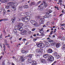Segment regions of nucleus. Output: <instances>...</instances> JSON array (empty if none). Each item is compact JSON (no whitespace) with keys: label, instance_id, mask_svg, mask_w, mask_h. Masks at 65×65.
Returning <instances> with one entry per match:
<instances>
[{"label":"nucleus","instance_id":"obj_45","mask_svg":"<svg viewBox=\"0 0 65 65\" xmlns=\"http://www.w3.org/2000/svg\"><path fill=\"white\" fill-rule=\"evenodd\" d=\"M23 41H26V39H23Z\"/></svg>","mask_w":65,"mask_h":65},{"label":"nucleus","instance_id":"obj_25","mask_svg":"<svg viewBox=\"0 0 65 65\" xmlns=\"http://www.w3.org/2000/svg\"><path fill=\"white\" fill-rule=\"evenodd\" d=\"M5 2H7V1L6 0L5 1H3V0H0V2H1L2 3H4Z\"/></svg>","mask_w":65,"mask_h":65},{"label":"nucleus","instance_id":"obj_28","mask_svg":"<svg viewBox=\"0 0 65 65\" xmlns=\"http://www.w3.org/2000/svg\"><path fill=\"white\" fill-rule=\"evenodd\" d=\"M6 45L8 47V48H10V47L9 46V45L8 44H6Z\"/></svg>","mask_w":65,"mask_h":65},{"label":"nucleus","instance_id":"obj_54","mask_svg":"<svg viewBox=\"0 0 65 65\" xmlns=\"http://www.w3.org/2000/svg\"><path fill=\"white\" fill-rule=\"evenodd\" d=\"M41 34V36H44V34Z\"/></svg>","mask_w":65,"mask_h":65},{"label":"nucleus","instance_id":"obj_50","mask_svg":"<svg viewBox=\"0 0 65 65\" xmlns=\"http://www.w3.org/2000/svg\"><path fill=\"white\" fill-rule=\"evenodd\" d=\"M2 56H0V60L2 59Z\"/></svg>","mask_w":65,"mask_h":65},{"label":"nucleus","instance_id":"obj_8","mask_svg":"<svg viewBox=\"0 0 65 65\" xmlns=\"http://www.w3.org/2000/svg\"><path fill=\"white\" fill-rule=\"evenodd\" d=\"M19 61H20L21 62H23L24 61V58H23V56H21L20 57V58L19 59Z\"/></svg>","mask_w":65,"mask_h":65},{"label":"nucleus","instance_id":"obj_57","mask_svg":"<svg viewBox=\"0 0 65 65\" xmlns=\"http://www.w3.org/2000/svg\"><path fill=\"white\" fill-rule=\"evenodd\" d=\"M62 15H63V14H60V15L59 16V17H61V16H62Z\"/></svg>","mask_w":65,"mask_h":65},{"label":"nucleus","instance_id":"obj_29","mask_svg":"<svg viewBox=\"0 0 65 65\" xmlns=\"http://www.w3.org/2000/svg\"><path fill=\"white\" fill-rule=\"evenodd\" d=\"M25 14L26 15L28 16L29 14V12H26L25 13Z\"/></svg>","mask_w":65,"mask_h":65},{"label":"nucleus","instance_id":"obj_35","mask_svg":"<svg viewBox=\"0 0 65 65\" xmlns=\"http://www.w3.org/2000/svg\"><path fill=\"white\" fill-rule=\"evenodd\" d=\"M44 7H46L47 6V4H45L44 5Z\"/></svg>","mask_w":65,"mask_h":65},{"label":"nucleus","instance_id":"obj_6","mask_svg":"<svg viewBox=\"0 0 65 65\" xmlns=\"http://www.w3.org/2000/svg\"><path fill=\"white\" fill-rule=\"evenodd\" d=\"M43 50V49H36V53H40V52H42Z\"/></svg>","mask_w":65,"mask_h":65},{"label":"nucleus","instance_id":"obj_61","mask_svg":"<svg viewBox=\"0 0 65 65\" xmlns=\"http://www.w3.org/2000/svg\"><path fill=\"white\" fill-rule=\"evenodd\" d=\"M56 61H55L54 62V64H55V63H56Z\"/></svg>","mask_w":65,"mask_h":65},{"label":"nucleus","instance_id":"obj_64","mask_svg":"<svg viewBox=\"0 0 65 65\" xmlns=\"http://www.w3.org/2000/svg\"><path fill=\"white\" fill-rule=\"evenodd\" d=\"M52 65H55V64L54 63H53Z\"/></svg>","mask_w":65,"mask_h":65},{"label":"nucleus","instance_id":"obj_49","mask_svg":"<svg viewBox=\"0 0 65 65\" xmlns=\"http://www.w3.org/2000/svg\"><path fill=\"white\" fill-rule=\"evenodd\" d=\"M41 2V1H39L38 2V4H39Z\"/></svg>","mask_w":65,"mask_h":65},{"label":"nucleus","instance_id":"obj_36","mask_svg":"<svg viewBox=\"0 0 65 65\" xmlns=\"http://www.w3.org/2000/svg\"><path fill=\"white\" fill-rule=\"evenodd\" d=\"M10 8V7L9 6H8V5H7V6H6V8Z\"/></svg>","mask_w":65,"mask_h":65},{"label":"nucleus","instance_id":"obj_53","mask_svg":"<svg viewBox=\"0 0 65 65\" xmlns=\"http://www.w3.org/2000/svg\"><path fill=\"white\" fill-rule=\"evenodd\" d=\"M2 35H1L0 36V39H1V38H2Z\"/></svg>","mask_w":65,"mask_h":65},{"label":"nucleus","instance_id":"obj_47","mask_svg":"<svg viewBox=\"0 0 65 65\" xmlns=\"http://www.w3.org/2000/svg\"><path fill=\"white\" fill-rule=\"evenodd\" d=\"M32 31H35V28H33L32 29Z\"/></svg>","mask_w":65,"mask_h":65},{"label":"nucleus","instance_id":"obj_20","mask_svg":"<svg viewBox=\"0 0 65 65\" xmlns=\"http://www.w3.org/2000/svg\"><path fill=\"white\" fill-rule=\"evenodd\" d=\"M24 8H28V5H25L23 6Z\"/></svg>","mask_w":65,"mask_h":65},{"label":"nucleus","instance_id":"obj_5","mask_svg":"<svg viewBox=\"0 0 65 65\" xmlns=\"http://www.w3.org/2000/svg\"><path fill=\"white\" fill-rule=\"evenodd\" d=\"M49 61L50 62L53 61L54 60V58L52 56H50L48 58Z\"/></svg>","mask_w":65,"mask_h":65},{"label":"nucleus","instance_id":"obj_38","mask_svg":"<svg viewBox=\"0 0 65 65\" xmlns=\"http://www.w3.org/2000/svg\"><path fill=\"white\" fill-rule=\"evenodd\" d=\"M62 40H65V38L63 37L61 39Z\"/></svg>","mask_w":65,"mask_h":65},{"label":"nucleus","instance_id":"obj_37","mask_svg":"<svg viewBox=\"0 0 65 65\" xmlns=\"http://www.w3.org/2000/svg\"><path fill=\"white\" fill-rule=\"evenodd\" d=\"M43 3H44V4H45V1L43 0Z\"/></svg>","mask_w":65,"mask_h":65},{"label":"nucleus","instance_id":"obj_11","mask_svg":"<svg viewBox=\"0 0 65 65\" xmlns=\"http://www.w3.org/2000/svg\"><path fill=\"white\" fill-rule=\"evenodd\" d=\"M31 4H29V5L30 6H32V5H35V3L34 2H31Z\"/></svg>","mask_w":65,"mask_h":65},{"label":"nucleus","instance_id":"obj_13","mask_svg":"<svg viewBox=\"0 0 65 65\" xmlns=\"http://www.w3.org/2000/svg\"><path fill=\"white\" fill-rule=\"evenodd\" d=\"M19 10L21 11V10H23V7L22 6H20L19 7Z\"/></svg>","mask_w":65,"mask_h":65},{"label":"nucleus","instance_id":"obj_41","mask_svg":"<svg viewBox=\"0 0 65 65\" xmlns=\"http://www.w3.org/2000/svg\"><path fill=\"white\" fill-rule=\"evenodd\" d=\"M3 45H4V46L3 47L4 50H5V45L4 44H3Z\"/></svg>","mask_w":65,"mask_h":65},{"label":"nucleus","instance_id":"obj_55","mask_svg":"<svg viewBox=\"0 0 65 65\" xmlns=\"http://www.w3.org/2000/svg\"><path fill=\"white\" fill-rule=\"evenodd\" d=\"M65 24L64 23H63L62 24H61V26H64V24Z\"/></svg>","mask_w":65,"mask_h":65},{"label":"nucleus","instance_id":"obj_15","mask_svg":"<svg viewBox=\"0 0 65 65\" xmlns=\"http://www.w3.org/2000/svg\"><path fill=\"white\" fill-rule=\"evenodd\" d=\"M48 55L47 54H44L43 55V57L44 58H47L48 57Z\"/></svg>","mask_w":65,"mask_h":65},{"label":"nucleus","instance_id":"obj_44","mask_svg":"<svg viewBox=\"0 0 65 65\" xmlns=\"http://www.w3.org/2000/svg\"><path fill=\"white\" fill-rule=\"evenodd\" d=\"M14 33H17V30H15L14 31Z\"/></svg>","mask_w":65,"mask_h":65},{"label":"nucleus","instance_id":"obj_7","mask_svg":"<svg viewBox=\"0 0 65 65\" xmlns=\"http://www.w3.org/2000/svg\"><path fill=\"white\" fill-rule=\"evenodd\" d=\"M27 31L26 30H24L23 32L21 33H20V34L21 35H26L27 34Z\"/></svg>","mask_w":65,"mask_h":65},{"label":"nucleus","instance_id":"obj_1","mask_svg":"<svg viewBox=\"0 0 65 65\" xmlns=\"http://www.w3.org/2000/svg\"><path fill=\"white\" fill-rule=\"evenodd\" d=\"M18 4L17 3H14L13 2H10L7 4V5L10 7L12 8V9L13 11L16 10V8L15 7V6H17Z\"/></svg>","mask_w":65,"mask_h":65},{"label":"nucleus","instance_id":"obj_59","mask_svg":"<svg viewBox=\"0 0 65 65\" xmlns=\"http://www.w3.org/2000/svg\"><path fill=\"white\" fill-rule=\"evenodd\" d=\"M50 31V30H47V32L48 31Z\"/></svg>","mask_w":65,"mask_h":65},{"label":"nucleus","instance_id":"obj_56","mask_svg":"<svg viewBox=\"0 0 65 65\" xmlns=\"http://www.w3.org/2000/svg\"><path fill=\"white\" fill-rule=\"evenodd\" d=\"M61 30H63V29H64V28H63V27L61 28Z\"/></svg>","mask_w":65,"mask_h":65},{"label":"nucleus","instance_id":"obj_46","mask_svg":"<svg viewBox=\"0 0 65 65\" xmlns=\"http://www.w3.org/2000/svg\"><path fill=\"white\" fill-rule=\"evenodd\" d=\"M3 12L4 13H5V9H4L3 10Z\"/></svg>","mask_w":65,"mask_h":65},{"label":"nucleus","instance_id":"obj_60","mask_svg":"<svg viewBox=\"0 0 65 65\" xmlns=\"http://www.w3.org/2000/svg\"><path fill=\"white\" fill-rule=\"evenodd\" d=\"M10 35L9 34L7 36H8V37H10Z\"/></svg>","mask_w":65,"mask_h":65},{"label":"nucleus","instance_id":"obj_62","mask_svg":"<svg viewBox=\"0 0 65 65\" xmlns=\"http://www.w3.org/2000/svg\"><path fill=\"white\" fill-rule=\"evenodd\" d=\"M34 36H36V34L33 35Z\"/></svg>","mask_w":65,"mask_h":65},{"label":"nucleus","instance_id":"obj_4","mask_svg":"<svg viewBox=\"0 0 65 65\" xmlns=\"http://www.w3.org/2000/svg\"><path fill=\"white\" fill-rule=\"evenodd\" d=\"M36 45H37L39 47H40V48H43L44 46V45L42 43H37Z\"/></svg>","mask_w":65,"mask_h":65},{"label":"nucleus","instance_id":"obj_18","mask_svg":"<svg viewBox=\"0 0 65 65\" xmlns=\"http://www.w3.org/2000/svg\"><path fill=\"white\" fill-rule=\"evenodd\" d=\"M41 62L43 63H45V60L44 59H42L41 60Z\"/></svg>","mask_w":65,"mask_h":65},{"label":"nucleus","instance_id":"obj_19","mask_svg":"<svg viewBox=\"0 0 65 65\" xmlns=\"http://www.w3.org/2000/svg\"><path fill=\"white\" fill-rule=\"evenodd\" d=\"M31 23L32 24V25H33L34 23V22H35V21L34 20H31L30 21Z\"/></svg>","mask_w":65,"mask_h":65},{"label":"nucleus","instance_id":"obj_16","mask_svg":"<svg viewBox=\"0 0 65 65\" xmlns=\"http://www.w3.org/2000/svg\"><path fill=\"white\" fill-rule=\"evenodd\" d=\"M36 62L35 61H33L32 62V65H36Z\"/></svg>","mask_w":65,"mask_h":65},{"label":"nucleus","instance_id":"obj_22","mask_svg":"<svg viewBox=\"0 0 65 65\" xmlns=\"http://www.w3.org/2000/svg\"><path fill=\"white\" fill-rule=\"evenodd\" d=\"M21 52L23 54H24V53H25V54H26V53H27V51H25L24 50H22V51Z\"/></svg>","mask_w":65,"mask_h":65},{"label":"nucleus","instance_id":"obj_23","mask_svg":"<svg viewBox=\"0 0 65 65\" xmlns=\"http://www.w3.org/2000/svg\"><path fill=\"white\" fill-rule=\"evenodd\" d=\"M52 12V10H49V11L47 13V14H49V13H51V12Z\"/></svg>","mask_w":65,"mask_h":65},{"label":"nucleus","instance_id":"obj_17","mask_svg":"<svg viewBox=\"0 0 65 65\" xmlns=\"http://www.w3.org/2000/svg\"><path fill=\"white\" fill-rule=\"evenodd\" d=\"M48 53H52L53 52V50L51 49H49L48 50Z\"/></svg>","mask_w":65,"mask_h":65},{"label":"nucleus","instance_id":"obj_31","mask_svg":"<svg viewBox=\"0 0 65 65\" xmlns=\"http://www.w3.org/2000/svg\"><path fill=\"white\" fill-rule=\"evenodd\" d=\"M54 56L55 57L57 55V53L55 52L54 53Z\"/></svg>","mask_w":65,"mask_h":65},{"label":"nucleus","instance_id":"obj_43","mask_svg":"<svg viewBox=\"0 0 65 65\" xmlns=\"http://www.w3.org/2000/svg\"><path fill=\"white\" fill-rule=\"evenodd\" d=\"M37 40V39H36V38H35V39H34L33 40L34 41H36V40Z\"/></svg>","mask_w":65,"mask_h":65},{"label":"nucleus","instance_id":"obj_39","mask_svg":"<svg viewBox=\"0 0 65 65\" xmlns=\"http://www.w3.org/2000/svg\"><path fill=\"white\" fill-rule=\"evenodd\" d=\"M29 56L30 57V58H32V54H29Z\"/></svg>","mask_w":65,"mask_h":65},{"label":"nucleus","instance_id":"obj_9","mask_svg":"<svg viewBox=\"0 0 65 65\" xmlns=\"http://www.w3.org/2000/svg\"><path fill=\"white\" fill-rule=\"evenodd\" d=\"M41 5L38 6V9L39 10H40V11H42V10H43V8L41 7H40Z\"/></svg>","mask_w":65,"mask_h":65},{"label":"nucleus","instance_id":"obj_32","mask_svg":"<svg viewBox=\"0 0 65 65\" xmlns=\"http://www.w3.org/2000/svg\"><path fill=\"white\" fill-rule=\"evenodd\" d=\"M55 57H57V59H59V57L58 58V57H59V55H57L55 56Z\"/></svg>","mask_w":65,"mask_h":65},{"label":"nucleus","instance_id":"obj_48","mask_svg":"<svg viewBox=\"0 0 65 65\" xmlns=\"http://www.w3.org/2000/svg\"><path fill=\"white\" fill-rule=\"evenodd\" d=\"M53 31H52L51 32V33H50V34H51V35H52V33H53Z\"/></svg>","mask_w":65,"mask_h":65},{"label":"nucleus","instance_id":"obj_52","mask_svg":"<svg viewBox=\"0 0 65 65\" xmlns=\"http://www.w3.org/2000/svg\"><path fill=\"white\" fill-rule=\"evenodd\" d=\"M12 58L13 59H15V57L14 56H13L12 57Z\"/></svg>","mask_w":65,"mask_h":65},{"label":"nucleus","instance_id":"obj_51","mask_svg":"<svg viewBox=\"0 0 65 65\" xmlns=\"http://www.w3.org/2000/svg\"><path fill=\"white\" fill-rule=\"evenodd\" d=\"M28 43H29V42H27L26 43L25 45H27V44H28Z\"/></svg>","mask_w":65,"mask_h":65},{"label":"nucleus","instance_id":"obj_3","mask_svg":"<svg viewBox=\"0 0 65 65\" xmlns=\"http://www.w3.org/2000/svg\"><path fill=\"white\" fill-rule=\"evenodd\" d=\"M30 16H25L24 17H22V20L23 22H25L28 23L29 21L30 20Z\"/></svg>","mask_w":65,"mask_h":65},{"label":"nucleus","instance_id":"obj_30","mask_svg":"<svg viewBox=\"0 0 65 65\" xmlns=\"http://www.w3.org/2000/svg\"><path fill=\"white\" fill-rule=\"evenodd\" d=\"M65 48V45H64L62 47V50H64Z\"/></svg>","mask_w":65,"mask_h":65},{"label":"nucleus","instance_id":"obj_34","mask_svg":"<svg viewBox=\"0 0 65 65\" xmlns=\"http://www.w3.org/2000/svg\"><path fill=\"white\" fill-rule=\"evenodd\" d=\"M2 65H5V61H4L3 62Z\"/></svg>","mask_w":65,"mask_h":65},{"label":"nucleus","instance_id":"obj_33","mask_svg":"<svg viewBox=\"0 0 65 65\" xmlns=\"http://www.w3.org/2000/svg\"><path fill=\"white\" fill-rule=\"evenodd\" d=\"M8 20V19L7 18H6L5 19H3V21H7Z\"/></svg>","mask_w":65,"mask_h":65},{"label":"nucleus","instance_id":"obj_26","mask_svg":"<svg viewBox=\"0 0 65 65\" xmlns=\"http://www.w3.org/2000/svg\"><path fill=\"white\" fill-rule=\"evenodd\" d=\"M28 61L29 63H31V62H32V60H31V58H29L28 59Z\"/></svg>","mask_w":65,"mask_h":65},{"label":"nucleus","instance_id":"obj_12","mask_svg":"<svg viewBox=\"0 0 65 65\" xmlns=\"http://www.w3.org/2000/svg\"><path fill=\"white\" fill-rule=\"evenodd\" d=\"M23 26V23H20L19 25L17 26V27H22Z\"/></svg>","mask_w":65,"mask_h":65},{"label":"nucleus","instance_id":"obj_2","mask_svg":"<svg viewBox=\"0 0 65 65\" xmlns=\"http://www.w3.org/2000/svg\"><path fill=\"white\" fill-rule=\"evenodd\" d=\"M49 16H50V15L48 14H46L44 15V16L43 17V18H41L40 20L39 21V23L40 24H44V19H46V18H48Z\"/></svg>","mask_w":65,"mask_h":65},{"label":"nucleus","instance_id":"obj_42","mask_svg":"<svg viewBox=\"0 0 65 65\" xmlns=\"http://www.w3.org/2000/svg\"><path fill=\"white\" fill-rule=\"evenodd\" d=\"M36 18L37 19H39V17L38 16H36Z\"/></svg>","mask_w":65,"mask_h":65},{"label":"nucleus","instance_id":"obj_40","mask_svg":"<svg viewBox=\"0 0 65 65\" xmlns=\"http://www.w3.org/2000/svg\"><path fill=\"white\" fill-rule=\"evenodd\" d=\"M58 1L59 3H61L62 2V1L61 0H59Z\"/></svg>","mask_w":65,"mask_h":65},{"label":"nucleus","instance_id":"obj_27","mask_svg":"<svg viewBox=\"0 0 65 65\" xmlns=\"http://www.w3.org/2000/svg\"><path fill=\"white\" fill-rule=\"evenodd\" d=\"M19 31H22L23 30V28L22 27H21L19 29Z\"/></svg>","mask_w":65,"mask_h":65},{"label":"nucleus","instance_id":"obj_21","mask_svg":"<svg viewBox=\"0 0 65 65\" xmlns=\"http://www.w3.org/2000/svg\"><path fill=\"white\" fill-rule=\"evenodd\" d=\"M60 45V44H57L56 45V47L57 48H58V47H59Z\"/></svg>","mask_w":65,"mask_h":65},{"label":"nucleus","instance_id":"obj_58","mask_svg":"<svg viewBox=\"0 0 65 65\" xmlns=\"http://www.w3.org/2000/svg\"><path fill=\"white\" fill-rule=\"evenodd\" d=\"M21 39H22V38H20L19 39V40H21Z\"/></svg>","mask_w":65,"mask_h":65},{"label":"nucleus","instance_id":"obj_14","mask_svg":"<svg viewBox=\"0 0 65 65\" xmlns=\"http://www.w3.org/2000/svg\"><path fill=\"white\" fill-rule=\"evenodd\" d=\"M12 22V23L13 24L14 23V21L15 20V17H13L11 20Z\"/></svg>","mask_w":65,"mask_h":65},{"label":"nucleus","instance_id":"obj_10","mask_svg":"<svg viewBox=\"0 0 65 65\" xmlns=\"http://www.w3.org/2000/svg\"><path fill=\"white\" fill-rule=\"evenodd\" d=\"M32 25H34V26H35L36 27V26H38V24L35 21L34 23L33 24H32Z\"/></svg>","mask_w":65,"mask_h":65},{"label":"nucleus","instance_id":"obj_63","mask_svg":"<svg viewBox=\"0 0 65 65\" xmlns=\"http://www.w3.org/2000/svg\"><path fill=\"white\" fill-rule=\"evenodd\" d=\"M54 33H55V32H56L55 30H54Z\"/></svg>","mask_w":65,"mask_h":65},{"label":"nucleus","instance_id":"obj_24","mask_svg":"<svg viewBox=\"0 0 65 65\" xmlns=\"http://www.w3.org/2000/svg\"><path fill=\"white\" fill-rule=\"evenodd\" d=\"M39 32H40V33L41 34H42L44 32V31L43 30H40L39 31Z\"/></svg>","mask_w":65,"mask_h":65}]
</instances>
